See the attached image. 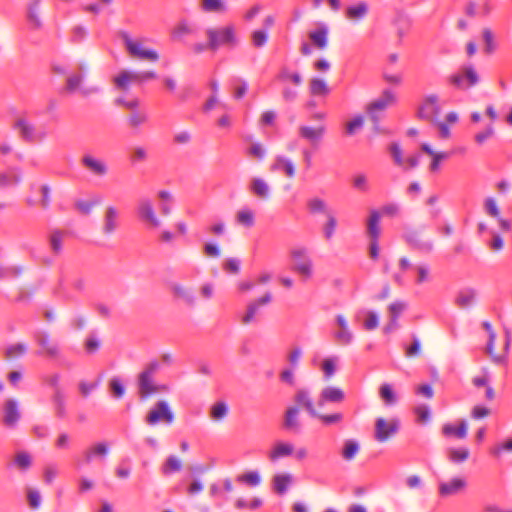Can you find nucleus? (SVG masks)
<instances>
[{"label": "nucleus", "mask_w": 512, "mask_h": 512, "mask_svg": "<svg viewBox=\"0 0 512 512\" xmlns=\"http://www.w3.org/2000/svg\"><path fill=\"white\" fill-rule=\"evenodd\" d=\"M160 368L158 361L154 360L148 363L144 369L138 374L137 388L138 395L141 400H146L152 395L166 392L168 387L163 384H158L155 380V375Z\"/></svg>", "instance_id": "f257e3e1"}, {"label": "nucleus", "mask_w": 512, "mask_h": 512, "mask_svg": "<svg viewBox=\"0 0 512 512\" xmlns=\"http://www.w3.org/2000/svg\"><path fill=\"white\" fill-rule=\"evenodd\" d=\"M205 34L207 40H209L210 50L212 51H216L220 47L233 49L239 45V37L236 27L233 24L208 28Z\"/></svg>", "instance_id": "f03ea898"}, {"label": "nucleus", "mask_w": 512, "mask_h": 512, "mask_svg": "<svg viewBox=\"0 0 512 512\" xmlns=\"http://www.w3.org/2000/svg\"><path fill=\"white\" fill-rule=\"evenodd\" d=\"M125 49L128 55L137 60L155 63L159 60V53L145 45V38H132L129 33L123 31L120 33Z\"/></svg>", "instance_id": "7ed1b4c3"}, {"label": "nucleus", "mask_w": 512, "mask_h": 512, "mask_svg": "<svg viewBox=\"0 0 512 512\" xmlns=\"http://www.w3.org/2000/svg\"><path fill=\"white\" fill-rule=\"evenodd\" d=\"M87 71L84 66H79L78 70L72 71L66 78L65 91L69 94L78 93L83 97H88L100 92L96 85H87L85 83Z\"/></svg>", "instance_id": "20e7f679"}, {"label": "nucleus", "mask_w": 512, "mask_h": 512, "mask_svg": "<svg viewBox=\"0 0 512 512\" xmlns=\"http://www.w3.org/2000/svg\"><path fill=\"white\" fill-rule=\"evenodd\" d=\"M448 82L454 88L466 91L480 82V76L472 64L462 65L458 71L448 77Z\"/></svg>", "instance_id": "39448f33"}, {"label": "nucleus", "mask_w": 512, "mask_h": 512, "mask_svg": "<svg viewBox=\"0 0 512 512\" xmlns=\"http://www.w3.org/2000/svg\"><path fill=\"white\" fill-rule=\"evenodd\" d=\"M292 258V270L300 275L303 280H308L313 275V261L304 247L294 248L290 252Z\"/></svg>", "instance_id": "423d86ee"}, {"label": "nucleus", "mask_w": 512, "mask_h": 512, "mask_svg": "<svg viewBox=\"0 0 512 512\" xmlns=\"http://www.w3.org/2000/svg\"><path fill=\"white\" fill-rule=\"evenodd\" d=\"M14 127L18 131L20 137L27 142H42L47 136L44 129L38 128L33 122L25 117H19L16 120Z\"/></svg>", "instance_id": "0eeeda50"}, {"label": "nucleus", "mask_w": 512, "mask_h": 512, "mask_svg": "<svg viewBox=\"0 0 512 512\" xmlns=\"http://www.w3.org/2000/svg\"><path fill=\"white\" fill-rule=\"evenodd\" d=\"M174 413L171 410L169 404L165 400L157 401L149 413L146 416V423L148 425L154 426L160 422L165 424H172L174 422Z\"/></svg>", "instance_id": "6e6552de"}, {"label": "nucleus", "mask_w": 512, "mask_h": 512, "mask_svg": "<svg viewBox=\"0 0 512 512\" xmlns=\"http://www.w3.org/2000/svg\"><path fill=\"white\" fill-rule=\"evenodd\" d=\"M403 238L409 247L423 254H429L434 250V241L425 238L421 231L417 229H408L405 231Z\"/></svg>", "instance_id": "1a4fd4ad"}, {"label": "nucleus", "mask_w": 512, "mask_h": 512, "mask_svg": "<svg viewBox=\"0 0 512 512\" xmlns=\"http://www.w3.org/2000/svg\"><path fill=\"white\" fill-rule=\"evenodd\" d=\"M399 429V419H385L383 417H379L375 421L374 438L380 443L386 442L389 438L397 434Z\"/></svg>", "instance_id": "9d476101"}, {"label": "nucleus", "mask_w": 512, "mask_h": 512, "mask_svg": "<svg viewBox=\"0 0 512 512\" xmlns=\"http://www.w3.org/2000/svg\"><path fill=\"white\" fill-rule=\"evenodd\" d=\"M396 101V97L394 93L386 89L383 91L382 95L371 102L367 106V113L369 115V118L372 122H375L376 124L380 122L381 115L380 113L383 112L389 105L393 104Z\"/></svg>", "instance_id": "9b49d317"}, {"label": "nucleus", "mask_w": 512, "mask_h": 512, "mask_svg": "<svg viewBox=\"0 0 512 512\" xmlns=\"http://www.w3.org/2000/svg\"><path fill=\"white\" fill-rule=\"evenodd\" d=\"M333 338L341 346H348L354 341V333L349 326L347 318L342 314L335 316Z\"/></svg>", "instance_id": "f8f14e48"}, {"label": "nucleus", "mask_w": 512, "mask_h": 512, "mask_svg": "<svg viewBox=\"0 0 512 512\" xmlns=\"http://www.w3.org/2000/svg\"><path fill=\"white\" fill-rule=\"evenodd\" d=\"M439 98L436 94L426 95L418 108V117L429 122H436L440 113Z\"/></svg>", "instance_id": "ddd939ff"}, {"label": "nucleus", "mask_w": 512, "mask_h": 512, "mask_svg": "<svg viewBox=\"0 0 512 512\" xmlns=\"http://www.w3.org/2000/svg\"><path fill=\"white\" fill-rule=\"evenodd\" d=\"M120 227V211L115 206H107L102 217L101 232L105 236L114 234Z\"/></svg>", "instance_id": "4468645a"}, {"label": "nucleus", "mask_w": 512, "mask_h": 512, "mask_svg": "<svg viewBox=\"0 0 512 512\" xmlns=\"http://www.w3.org/2000/svg\"><path fill=\"white\" fill-rule=\"evenodd\" d=\"M2 423L5 427L14 429L21 419L19 403L15 399H7L3 404Z\"/></svg>", "instance_id": "2eb2a0df"}, {"label": "nucleus", "mask_w": 512, "mask_h": 512, "mask_svg": "<svg viewBox=\"0 0 512 512\" xmlns=\"http://www.w3.org/2000/svg\"><path fill=\"white\" fill-rule=\"evenodd\" d=\"M467 487V481L462 477H453L448 481H441L438 484V493L442 498L458 495Z\"/></svg>", "instance_id": "dca6fc26"}, {"label": "nucleus", "mask_w": 512, "mask_h": 512, "mask_svg": "<svg viewBox=\"0 0 512 512\" xmlns=\"http://www.w3.org/2000/svg\"><path fill=\"white\" fill-rule=\"evenodd\" d=\"M137 213L141 220L154 228L161 226V220L155 213L152 201L149 198H142L137 204Z\"/></svg>", "instance_id": "f3484780"}, {"label": "nucleus", "mask_w": 512, "mask_h": 512, "mask_svg": "<svg viewBox=\"0 0 512 512\" xmlns=\"http://www.w3.org/2000/svg\"><path fill=\"white\" fill-rule=\"evenodd\" d=\"M81 165L92 175L97 177H104L109 171L105 160L97 158L90 153H86L82 156Z\"/></svg>", "instance_id": "a211bd4d"}, {"label": "nucleus", "mask_w": 512, "mask_h": 512, "mask_svg": "<svg viewBox=\"0 0 512 512\" xmlns=\"http://www.w3.org/2000/svg\"><path fill=\"white\" fill-rule=\"evenodd\" d=\"M294 453V445L287 441H275L267 453L268 459L275 463L281 458L292 456Z\"/></svg>", "instance_id": "6ab92c4d"}, {"label": "nucleus", "mask_w": 512, "mask_h": 512, "mask_svg": "<svg viewBox=\"0 0 512 512\" xmlns=\"http://www.w3.org/2000/svg\"><path fill=\"white\" fill-rule=\"evenodd\" d=\"M271 301L272 294L270 292H266L260 298L249 303L245 314L241 318L242 324L247 325L253 322L260 307L269 304Z\"/></svg>", "instance_id": "aec40b11"}, {"label": "nucleus", "mask_w": 512, "mask_h": 512, "mask_svg": "<svg viewBox=\"0 0 512 512\" xmlns=\"http://www.w3.org/2000/svg\"><path fill=\"white\" fill-rule=\"evenodd\" d=\"M170 291L175 299L180 300L186 306H195L196 296L192 288L186 287L180 283H172L170 285Z\"/></svg>", "instance_id": "412c9836"}, {"label": "nucleus", "mask_w": 512, "mask_h": 512, "mask_svg": "<svg viewBox=\"0 0 512 512\" xmlns=\"http://www.w3.org/2000/svg\"><path fill=\"white\" fill-rule=\"evenodd\" d=\"M344 398L345 394L341 388L327 386L320 392L317 406L322 407L325 403H341Z\"/></svg>", "instance_id": "4be33fe9"}, {"label": "nucleus", "mask_w": 512, "mask_h": 512, "mask_svg": "<svg viewBox=\"0 0 512 512\" xmlns=\"http://www.w3.org/2000/svg\"><path fill=\"white\" fill-rule=\"evenodd\" d=\"M294 401L298 408L305 409L311 417L318 415V410L316 409L311 394L307 389L297 390L294 396Z\"/></svg>", "instance_id": "5701e85b"}, {"label": "nucleus", "mask_w": 512, "mask_h": 512, "mask_svg": "<svg viewBox=\"0 0 512 512\" xmlns=\"http://www.w3.org/2000/svg\"><path fill=\"white\" fill-rule=\"evenodd\" d=\"M113 82L117 89L128 91L130 84H140L139 71L123 70L116 77H114Z\"/></svg>", "instance_id": "b1692460"}, {"label": "nucleus", "mask_w": 512, "mask_h": 512, "mask_svg": "<svg viewBox=\"0 0 512 512\" xmlns=\"http://www.w3.org/2000/svg\"><path fill=\"white\" fill-rule=\"evenodd\" d=\"M269 170L271 172H284L288 178L295 176V166L291 159L278 155L274 158Z\"/></svg>", "instance_id": "393cba45"}, {"label": "nucleus", "mask_w": 512, "mask_h": 512, "mask_svg": "<svg viewBox=\"0 0 512 512\" xmlns=\"http://www.w3.org/2000/svg\"><path fill=\"white\" fill-rule=\"evenodd\" d=\"M325 132L326 128L324 125L318 127L303 125L299 127L300 137L309 141L313 145H317L322 140Z\"/></svg>", "instance_id": "a878e982"}, {"label": "nucleus", "mask_w": 512, "mask_h": 512, "mask_svg": "<svg viewBox=\"0 0 512 512\" xmlns=\"http://www.w3.org/2000/svg\"><path fill=\"white\" fill-rule=\"evenodd\" d=\"M482 326L488 332V336H489L488 343L486 346V352L490 355V357L492 358V361L494 363H496V364L506 363V355L494 354L496 333L494 332L492 325L488 321H484Z\"/></svg>", "instance_id": "bb28decb"}, {"label": "nucleus", "mask_w": 512, "mask_h": 512, "mask_svg": "<svg viewBox=\"0 0 512 512\" xmlns=\"http://www.w3.org/2000/svg\"><path fill=\"white\" fill-rule=\"evenodd\" d=\"M477 298V291L474 288L466 287L461 289L455 297V305L460 309L471 307Z\"/></svg>", "instance_id": "cd10ccee"}, {"label": "nucleus", "mask_w": 512, "mask_h": 512, "mask_svg": "<svg viewBox=\"0 0 512 512\" xmlns=\"http://www.w3.org/2000/svg\"><path fill=\"white\" fill-rule=\"evenodd\" d=\"M421 150L432 157V161L429 166L431 172H437L440 169L442 161L449 158L450 154L444 151H434L431 146L427 143L421 145Z\"/></svg>", "instance_id": "c85d7f7f"}, {"label": "nucleus", "mask_w": 512, "mask_h": 512, "mask_svg": "<svg viewBox=\"0 0 512 512\" xmlns=\"http://www.w3.org/2000/svg\"><path fill=\"white\" fill-rule=\"evenodd\" d=\"M35 340L43 351L49 356H56L58 354V346L50 340L49 334L45 331H38L35 333Z\"/></svg>", "instance_id": "c756f323"}, {"label": "nucleus", "mask_w": 512, "mask_h": 512, "mask_svg": "<svg viewBox=\"0 0 512 512\" xmlns=\"http://www.w3.org/2000/svg\"><path fill=\"white\" fill-rule=\"evenodd\" d=\"M299 408L297 406H290L285 411L283 427L285 430L298 432L300 430V423L298 420Z\"/></svg>", "instance_id": "7c9ffc66"}, {"label": "nucleus", "mask_w": 512, "mask_h": 512, "mask_svg": "<svg viewBox=\"0 0 512 512\" xmlns=\"http://www.w3.org/2000/svg\"><path fill=\"white\" fill-rule=\"evenodd\" d=\"M468 425L466 420H460L459 425L455 426L446 423L442 426V434L446 437L454 436L457 439H465L467 436Z\"/></svg>", "instance_id": "2f4dec72"}, {"label": "nucleus", "mask_w": 512, "mask_h": 512, "mask_svg": "<svg viewBox=\"0 0 512 512\" xmlns=\"http://www.w3.org/2000/svg\"><path fill=\"white\" fill-rule=\"evenodd\" d=\"M41 0H32L28 5L27 20L33 30H39L42 27V21L39 15Z\"/></svg>", "instance_id": "473e14b6"}, {"label": "nucleus", "mask_w": 512, "mask_h": 512, "mask_svg": "<svg viewBox=\"0 0 512 512\" xmlns=\"http://www.w3.org/2000/svg\"><path fill=\"white\" fill-rule=\"evenodd\" d=\"M414 283L422 285L432 280L431 269L429 264L421 262L413 266Z\"/></svg>", "instance_id": "72a5a7b5"}, {"label": "nucleus", "mask_w": 512, "mask_h": 512, "mask_svg": "<svg viewBox=\"0 0 512 512\" xmlns=\"http://www.w3.org/2000/svg\"><path fill=\"white\" fill-rule=\"evenodd\" d=\"M250 191L253 195L263 200L270 197V187L268 183L259 177H255L251 180Z\"/></svg>", "instance_id": "f704fd0d"}, {"label": "nucleus", "mask_w": 512, "mask_h": 512, "mask_svg": "<svg viewBox=\"0 0 512 512\" xmlns=\"http://www.w3.org/2000/svg\"><path fill=\"white\" fill-rule=\"evenodd\" d=\"M328 27L326 25L320 26L318 29L309 33V38L312 43L319 49H325L328 44Z\"/></svg>", "instance_id": "c9c22d12"}, {"label": "nucleus", "mask_w": 512, "mask_h": 512, "mask_svg": "<svg viewBox=\"0 0 512 512\" xmlns=\"http://www.w3.org/2000/svg\"><path fill=\"white\" fill-rule=\"evenodd\" d=\"M21 181V173L19 169L13 168L0 173V188L16 186Z\"/></svg>", "instance_id": "e433bc0d"}, {"label": "nucleus", "mask_w": 512, "mask_h": 512, "mask_svg": "<svg viewBox=\"0 0 512 512\" xmlns=\"http://www.w3.org/2000/svg\"><path fill=\"white\" fill-rule=\"evenodd\" d=\"M293 478L289 473H279L274 475L272 479L273 489L276 493L283 495L287 492L289 485L292 483Z\"/></svg>", "instance_id": "4c0bfd02"}, {"label": "nucleus", "mask_w": 512, "mask_h": 512, "mask_svg": "<svg viewBox=\"0 0 512 512\" xmlns=\"http://www.w3.org/2000/svg\"><path fill=\"white\" fill-rule=\"evenodd\" d=\"M380 212L378 210H372L370 212V216L367 221V234L370 239L379 238L381 229H380Z\"/></svg>", "instance_id": "58836bf2"}, {"label": "nucleus", "mask_w": 512, "mask_h": 512, "mask_svg": "<svg viewBox=\"0 0 512 512\" xmlns=\"http://www.w3.org/2000/svg\"><path fill=\"white\" fill-rule=\"evenodd\" d=\"M447 458L454 464L465 462L470 456V450L467 447H450L446 451Z\"/></svg>", "instance_id": "ea45409f"}, {"label": "nucleus", "mask_w": 512, "mask_h": 512, "mask_svg": "<svg viewBox=\"0 0 512 512\" xmlns=\"http://www.w3.org/2000/svg\"><path fill=\"white\" fill-rule=\"evenodd\" d=\"M200 8L207 13H224L227 11L225 0H201Z\"/></svg>", "instance_id": "a19ab883"}, {"label": "nucleus", "mask_w": 512, "mask_h": 512, "mask_svg": "<svg viewBox=\"0 0 512 512\" xmlns=\"http://www.w3.org/2000/svg\"><path fill=\"white\" fill-rule=\"evenodd\" d=\"M307 208L312 214L322 213L326 216L327 213L333 212V210L328 207L327 202L319 197L309 199L307 201Z\"/></svg>", "instance_id": "79ce46f5"}, {"label": "nucleus", "mask_w": 512, "mask_h": 512, "mask_svg": "<svg viewBox=\"0 0 512 512\" xmlns=\"http://www.w3.org/2000/svg\"><path fill=\"white\" fill-rule=\"evenodd\" d=\"M158 198L160 199V211L164 216H168L172 212V205L174 203V197L171 192L167 190H160L158 192Z\"/></svg>", "instance_id": "37998d69"}, {"label": "nucleus", "mask_w": 512, "mask_h": 512, "mask_svg": "<svg viewBox=\"0 0 512 512\" xmlns=\"http://www.w3.org/2000/svg\"><path fill=\"white\" fill-rule=\"evenodd\" d=\"M196 32L195 27L186 20L180 21L172 31V36L175 39L181 40L185 36L194 35Z\"/></svg>", "instance_id": "c03bdc74"}, {"label": "nucleus", "mask_w": 512, "mask_h": 512, "mask_svg": "<svg viewBox=\"0 0 512 512\" xmlns=\"http://www.w3.org/2000/svg\"><path fill=\"white\" fill-rule=\"evenodd\" d=\"M236 222L246 228H250L255 224L254 212L247 207L240 209L236 213Z\"/></svg>", "instance_id": "a18cd8bd"}, {"label": "nucleus", "mask_w": 512, "mask_h": 512, "mask_svg": "<svg viewBox=\"0 0 512 512\" xmlns=\"http://www.w3.org/2000/svg\"><path fill=\"white\" fill-rule=\"evenodd\" d=\"M325 217H326V222L324 223L323 228H322L323 235L326 240H330L335 234V231H336V228L338 225V221H337L334 211L331 213H327V215Z\"/></svg>", "instance_id": "49530a36"}, {"label": "nucleus", "mask_w": 512, "mask_h": 512, "mask_svg": "<svg viewBox=\"0 0 512 512\" xmlns=\"http://www.w3.org/2000/svg\"><path fill=\"white\" fill-rule=\"evenodd\" d=\"M368 13V5L360 2L357 5L350 6L346 10V16L351 20L363 19Z\"/></svg>", "instance_id": "de8ad7c7"}, {"label": "nucleus", "mask_w": 512, "mask_h": 512, "mask_svg": "<svg viewBox=\"0 0 512 512\" xmlns=\"http://www.w3.org/2000/svg\"><path fill=\"white\" fill-rule=\"evenodd\" d=\"M66 233L60 230H53L49 235V245L53 253L59 254L62 251V244Z\"/></svg>", "instance_id": "09e8293b"}, {"label": "nucleus", "mask_w": 512, "mask_h": 512, "mask_svg": "<svg viewBox=\"0 0 512 512\" xmlns=\"http://www.w3.org/2000/svg\"><path fill=\"white\" fill-rule=\"evenodd\" d=\"M236 481L246 484L249 487H257L261 483V476L258 471H249L238 475Z\"/></svg>", "instance_id": "8fccbe9b"}, {"label": "nucleus", "mask_w": 512, "mask_h": 512, "mask_svg": "<svg viewBox=\"0 0 512 512\" xmlns=\"http://www.w3.org/2000/svg\"><path fill=\"white\" fill-rule=\"evenodd\" d=\"M229 412V407L226 402L218 401L214 403L210 408V417L214 421H222Z\"/></svg>", "instance_id": "3c124183"}, {"label": "nucleus", "mask_w": 512, "mask_h": 512, "mask_svg": "<svg viewBox=\"0 0 512 512\" xmlns=\"http://www.w3.org/2000/svg\"><path fill=\"white\" fill-rule=\"evenodd\" d=\"M379 395L387 406L394 405L397 402V396L393 391L392 386L388 383L381 385Z\"/></svg>", "instance_id": "603ef678"}, {"label": "nucleus", "mask_w": 512, "mask_h": 512, "mask_svg": "<svg viewBox=\"0 0 512 512\" xmlns=\"http://www.w3.org/2000/svg\"><path fill=\"white\" fill-rule=\"evenodd\" d=\"M52 401L55 406L56 415L59 418H64L66 416L65 396L59 389H56Z\"/></svg>", "instance_id": "864d4df0"}, {"label": "nucleus", "mask_w": 512, "mask_h": 512, "mask_svg": "<svg viewBox=\"0 0 512 512\" xmlns=\"http://www.w3.org/2000/svg\"><path fill=\"white\" fill-rule=\"evenodd\" d=\"M310 93L314 96L327 95L329 88L326 82L320 78H312L309 85Z\"/></svg>", "instance_id": "5fc2aeb1"}, {"label": "nucleus", "mask_w": 512, "mask_h": 512, "mask_svg": "<svg viewBox=\"0 0 512 512\" xmlns=\"http://www.w3.org/2000/svg\"><path fill=\"white\" fill-rule=\"evenodd\" d=\"M407 303L402 300L392 302L388 306L389 317L392 318V323H396L399 316L406 310Z\"/></svg>", "instance_id": "6e6d98bb"}, {"label": "nucleus", "mask_w": 512, "mask_h": 512, "mask_svg": "<svg viewBox=\"0 0 512 512\" xmlns=\"http://www.w3.org/2000/svg\"><path fill=\"white\" fill-rule=\"evenodd\" d=\"M181 468H182L181 460L178 457L171 455L165 461V463L162 467V472H163V474L168 475V474L180 471Z\"/></svg>", "instance_id": "4d7b16f0"}, {"label": "nucleus", "mask_w": 512, "mask_h": 512, "mask_svg": "<svg viewBox=\"0 0 512 512\" xmlns=\"http://www.w3.org/2000/svg\"><path fill=\"white\" fill-rule=\"evenodd\" d=\"M268 38L269 34L267 30H254L251 34V43L255 48H262L266 45Z\"/></svg>", "instance_id": "13d9d810"}, {"label": "nucleus", "mask_w": 512, "mask_h": 512, "mask_svg": "<svg viewBox=\"0 0 512 512\" xmlns=\"http://www.w3.org/2000/svg\"><path fill=\"white\" fill-rule=\"evenodd\" d=\"M359 452V444L355 440H347L344 443L342 456L345 460H352Z\"/></svg>", "instance_id": "bf43d9fd"}, {"label": "nucleus", "mask_w": 512, "mask_h": 512, "mask_svg": "<svg viewBox=\"0 0 512 512\" xmlns=\"http://www.w3.org/2000/svg\"><path fill=\"white\" fill-rule=\"evenodd\" d=\"M337 357H329L323 360L321 369L325 380H329L336 372Z\"/></svg>", "instance_id": "052dcab7"}, {"label": "nucleus", "mask_w": 512, "mask_h": 512, "mask_svg": "<svg viewBox=\"0 0 512 512\" xmlns=\"http://www.w3.org/2000/svg\"><path fill=\"white\" fill-rule=\"evenodd\" d=\"M482 38L485 44L484 51L487 54H491L496 49V43L494 40V34L490 28H484L482 30Z\"/></svg>", "instance_id": "680f3d73"}, {"label": "nucleus", "mask_w": 512, "mask_h": 512, "mask_svg": "<svg viewBox=\"0 0 512 512\" xmlns=\"http://www.w3.org/2000/svg\"><path fill=\"white\" fill-rule=\"evenodd\" d=\"M278 79L281 81H291L294 85L299 86L302 84V77L298 72H291L287 68H282L278 74Z\"/></svg>", "instance_id": "e2e57ef3"}, {"label": "nucleus", "mask_w": 512, "mask_h": 512, "mask_svg": "<svg viewBox=\"0 0 512 512\" xmlns=\"http://www.w3.org/2000/svg\"><path fill=\"white\" fill-rule=\"evenodd\" d=\"M27 352V346L23 343H16L8 346L5 351L6 358L12 359L24 355Z\"/></svg>", "instance_id": "0e129e2a"}, {"label": "nucleus", "mask_w": 512, "mask_h": 512, "mask_svg": "<svg viewBox=\"0 0 512 512\" xmlns=\"http://www.w3.org/2000/svg\"><path fill=\"white\" fill-rule=\"evenodd\" d=\"M412 344L405 347V356L408 358L417 357L421 354V342L419 338L413 334L411 336Z\"/></svg>", "instance_id": "69168bd1"}, {"label": "nucleus", "mask_w": 512, "mask_h": 512, "mask_svg": "<svg viewBox=\"0 0 512 512\" xmlns=\"http://www.w3.org/2000/svg\"><path fill=\"white\" fill-rule=\"evenodd\" d=\"M109 389L112 392L113 396L117 399L122 398L125 394V387L118 377H113L109 381Z\"/></svg>", "instance_id": "338daca9"}, {"label": "nucleus", "mask_w": 512, "mask_h": 512, "mask_svg": "<svg viewBox=\"0 0 512 512\" xmlns=\"http://www.w3.org/2000/svg\"><path fill=\"white\" fill-rule=\"evenodd\" d=\"M14 463L20 470L25 471L31 466V456L27 452H19L15 455Z\"/></svg>", "instance_id": "774afa93"}]
</instances>
